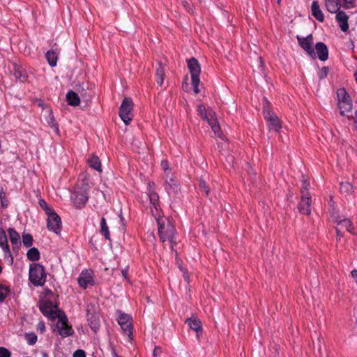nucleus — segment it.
Wrapping results in <instances>:
<instances>
[{
    "mask_svg": "<svg viewBox=\"0 0 357 357\" xmlns=\"http://www.w3.org/2000/svg\"><path fill=\"white\" fill-rule=\"evenodd\" d=\"M149 197L151 204V213L158 222V234L160 241L162 242H172L175 233V227L172 222L166 218L160 216V211L158 210L159 197L158 194L154 192H150Z\"/></svg>",
    "mask_w": 357,
    "mask_h": 357,
    "instance_id": "obj_1",
    "label": "nucleus"
},
{
    "mask_svg": "<svg viewBox=\"0 0 357 357\" xmlns=\"http://www.w3.org/2000/svg\"><path fill=\"white\" fill-rule=\"evenodd\" d=\"M337 96L341 115L349 117L352 110V102L349 94L344 89L341 88L337 90Z\"/></svg>",
    "mask_w": 357,
    "mask_h": 357,
    "instance_id": "obj_2",
    "label": "nucleus"
},
{
    "mask_svg": "<svg viewBox=\"0 0 357 357\" xmlns=\"http://www.w3.org/2000/svg\"><path fill=\"white\" fill-rule=\"evenodd\" d=\"M46 273L44 267L38 264L29 266V280L35 286H43L46 282Z\"/></svg>",
    "mask_w": 357,
    "mask_h": 357,
    "instance_id": "obj_3",
    "label": "nucleus"
},
{
    "mask_svg": "<svg viewBox=\"0 0 357 357\" xmlns=\"http://www.w3.org/2000/svg\"><path fill=\"white\" fill-rule=\"evenodd\" d=\"M188 68L190 73L192 84L194 88V92L195 94L199 93V84L200 82L199 75L201 73V67L199 61L195 59L191 58L187 61Z\"/></svg>",
    "mask_w": 357,
    "mask_h": 357,
    "instance_id": "obj_4",
    "label": "nucleus"
},
{
    "mask_svg": "<svg viewBox=\"0 0 357 357\" xmlns=\"http://www.w3.org/2000/svg\"><path fill=\"white\" fill-rule=\"evenodd\" d=\"M133 102L130 98H125L119 108V116L125 124H130L132 119Z\"/></svg>",
    "mask_w": 357,
    "mask_h": 357,
    "instance_id": "obj_5",
    "label": "nucleus"
},
{
    "mask_svg": "<svg viewBox=\"0 0 357 357\" xmlns=\"http://www.w3.org/2000/svg\"><path fill=\"white\" fill-rule=\"evenodd\" d=\"M264 116L268 123L269 130L278 132L281 129V123L278 117L271 111L268 105L264 107Z\"/></svg>",
    "mask_w": 357,
    "mask_h": 357,
    "instance_id": "obj_6",
    "label": "nucleus"
},
{
    "mask_svg": "<svg viewBox=\"0 0 357 357\" xmlns=\"http://www.w3.org/2000/svg\"><path fill=\"white\" fill-rule=\"evenodd\" d=\"M118 324L120 325L123 333L125 335L128 336L129 339H132V318L130 315L119 312Z\"/></svg>",
    "mask_w": 357,
    "mask_h": 357,
    "instance_id": "obj_7",
    "label": "nucleus"
},
{
    "mask_svg": "<svg viewBox=\"0 0 357 357\" xmlns=\"http://www.w3.org/2000/svg\"><path fill=\"white\" fill-rule=\"evenodd\" d=\"M298 44L308 54L312 59L317 57L316 52L313 47V37L312 34L308 35L307 37L296 36Z\"/></svg>",
    "mask_w": 357,
    "mask_h": 357,
    "instance_id": "obj_8",
    "label": "nucleus"
},
{
    "mask_svg": "<svg viewBox=\"0 0 357 357\" xmlns=\"http://www.w3.org/2000/svg\"><path fill=\"white\" fill-rule=\"evenodd\" d=\"M165 180V190L167 192L170 197H176L181 191L178 181L172 174L169 175L168 173L166 174Z\"/></svg>",
    "mask_w": 357,
    "mask_h": 357,
    "instance_id": "obj_9",
    "label": "nucleus"
},
{
    "mask_svg": "<svg viewBox=\"0 0 357 357\" xmlns=\"http://www.w3.org/2000/svg\"><path fill=\"white\" fill-rule=\"evenodd\" d=\"M47 228L50 231L54 232L58 234H60L61 231V218L55 213V211H52L50 213H47Z\"/></svg>",
    "mask_w": 357,
    "mask_h": 357,
    "instance_id": "obj_10",
    "label": "nucleus"
},
{
    "mask_svg": "<svg viewBox=\"0 0 357 357\" xmlns=\"http://www.w3.org/2000/svg\"><path fill=\"white\" fill-rule=\"evenodd\" d=\"M54 305L52 301L50 300H43L41 301L39 308L40 312L46 317L52 319L59 317V313L54 310Z\"/></svg>",
    "mask_w": 357,
    "mask_h": 357,
    "instance_id": "obj_11",
    "label": "nucleus"
},
{
    "mask_svg": "<svg viewBox=\"0 0 357 357\" xmlns=\"http://www.w3.org/2000/svg\"><path fill=\"white\" fill-rule=\"evenodd\" d=\"M93 271L85 270L82 271L78 278V283L80 287L86 289L90 285H93Z\"/></svg>",
    "mask_w": 357,
    "mask_h": 357,
    "instance_id": "obj_12",
    "label": "nucleus"
},
{
    "mask_svg": "<svg viewBox=\"0 0 357 357\" xmlns=\"http://www.w3.org/2000/svg\"><path fill=\"white\" fill-rule=\"evenodd\" d=\"M331 218L334 222L341 228H345L349 232H352L353 227L351 220L348 218H341L339 214L336 212H333Z\"/></svg>",
    "mask_w": 357,
    "mask_h": 357,
    "instance_id": "obj_13",
    "label": "nucleus"
},
{
    "mask_svg": "<svg viewBox=\"0 0 357 357\" xmlns=\"http://www.w3.org/2000/svg\"><path fill=\"white\" fill-rule=\"evenodd\" d=\"M311 197L309 194L303 195L298 205V210L303 215H310L311 213Z\"/></svg>",
    "mask_w": 357,
    "mask_h": 357,
    "instance_id": "obj_14",
    "label": "nucleus"
},
{
    "mask_svg": "<svg viewBox=\"0 0 357 357\" xmlns=\"http://www.w3.org/2000/svg\"><path fill=\"white\" fill-rule=\"evenodd\" d=\"M336 13V20L337 21L341 30L346 32L349 29L348 20L349 17L345 12L339 9Z\"/></svg>",
    "mask_w": 357,
    "mask_h": 357,
    "instance_id": "obj_15",
    "label": "nucleus"
},
{
    "mask_svg": "<svg viewBox=\"0 0 357 357\" xmlns=\"http://www.w3.org/2000/svg\"><path fill=\"white\" fill-rule=\"evenodd\" d=\"M57 328L59 331V334L61 336L68 337L73 334V330L70 326L67 324V319L65 317L64 319H59L57 323Z\"/></svg>",
    "mask_w": 357,
    "mask_h": 357,
    "instance_id": "obj_16",
    "label": "nucleus"
},
{
    "mask_svg": "<svg viewBox=\"0 0 357 357\" xmlns=\"http://www.w3.org/2000/svg\"><path fill=\"white\" fill-rule=\"evenodd\" d=\"M76 208H82L88 201V196L85 192H75L72 197Z\"/></svg>",
    "mask_w": 357,
    "mask_h": 357,
    "instance_id": "obj_17",
    "label": "nucleus"
},
{
    "mask_svg": "<svg viewBox=\"0 0 357 357\" xmlns=\"http://www.w3.org/2000/svg\"><path fill=\"white\" fill-rule=\"evenodd\" d=\"M0 247L5 252V257H6L8 255V257L10 258V261L12 263L13 259L8 244L7 236L3 228H0Z\"/></svg>",
    "mask_w": 357,
    "mask_h": 357,
    "instance_id": "obj_18",
    "label": "nucleus"
},
{
    "mask_svg": "<svg viewBox=\"0 0 357 357\" xmlns=\"http://www.w3.org/2000/svg\"><path fill=\"white\" fill-rule=\"evenodd\" d=\"M315 50L317 56L321 61H325L328 59V50L327 46L324 43L319 42L316 43Z\"/></svg>",
    "mask_w": 357,
    "mask_h": 357,
    "instance_id": "obj_19",
    "label": "nucleus"
},
{
    "mask_svg": "<svg viewBox=\"0 0 357 357\" xmlns=\"http://www.w3.org/2000/svg\"><path fill=\"white\" fill-rule=\"evenodd\" d=\"M210 120H208V124L211 126L212 130L213 131L215 135L218 137L223 139V135L221 131L220 127L217 122V119L215 117L214 112L210 113Z\"/></svg>",
    "mask_w": 357,
    "mask_h": 357,
    "instance_id": "obj_20",
    "label": "nucleus"
},
{
    "mask_svg": "<svg viewBox=\"0 0 357 357\" xmlns=\"http://www.w3.org/2000/svg\"><path fill=\"white\" fill-rule=\"evenodd\" d=\"M312 15L318 21L322 22L324 20V15L320 8V6L317 1H314L311 6Z\"/></svg>",
    "mask_w": 357,
    "mask_h": 357,
    "instance_id": "obj_21",
    "label": "nucleus"
},
{
    "mask_svg": "<svg viewBox=\"0 0 357 357\" xmlns=\"http://www.w3.org/2000/svg\"><path fill=\"white\" fill-rule=\"evenodd\" d=\"M342 0H324L326 10L330 13H335L341 8Z\"/></svg>",
    "mask_w": 357,
    "mask_h": 357,
    "instance_id": "obj_22",
    "label": "nucleus"
},
{
    "mask_svg": "<svg viewBox=\"0 0 357 357\" xmlns=\"http://www.w3.org/2000/svg\"><path fill=\"white\" fill-rule=\"evenodd\" d=\"M87 163L89 164V167L93 168V169L99 172H102L101 162L97 155H91L89 158L87 160Z\"/></svg>",
    "mask_w": 357,
    "mask_h": 357,
    "instance_id": "obj_23",
    "label": "nucleus"
},
{
    "mask_svg": "<svg viewBox=\"0 0 357 357\" xmlns=\"http://www.w3.org/2000/svg\"><path fill=\"white\" fill-rule=\"evenodd\" d=\"M13 75L16 79L20 82H24L26 80L27 75L25 70L20 66H14Z\"/></svg>",
    "mask_w": 357,
    "mask_h": 357,
    "instance_id": "obj_24",
    "label": "nucleus"
},
{
    "mask_svg": "<svg viewBox=\"0 0 357 357\" xmlns=\"http://www.w3.org/2000/svg\"><path fill=\"white\" fill-rule=\"evenodd\" d=\"M66 100L68 104L71 106H77L80 102V99L77 93L74 91H69L66 94Z\"/></svg>",
    "mask_w": 357,
    "mask_h": 357,
    "instance_id": "obj_25",
    "label": "nucleus"
},
{
    "mask_svg": "<svg viewBox=\"0 0 357 357\" xmlns=\"http://www.w3.org/2000/svg\"><path fill=\"white\" fill-rule=\"evenodd\" d=\"M186 322L188 324L190 328L196 331L197 333L202 331L201 321L197 317L188 318L186 320Z\"/></svg>",
    "mask_w": 357,
    "mask_h": 357,
    "instance_id": "obj_26",
    "label": "nucleus"
},
{
    "mask_svg": "<svg viewBox=\"0 0 357 357\" xmlns=\"http://www.w3.org/2000/svg\"><path fill=\"white\" fill-rule=\"evenodd\" d=\"M158 65L155 73L156 82L158 85L162 86L165 77V68L160 63Z\"/></svg>",
    "mask_w": 357,
    "mask_h": 357,
    "instance_id": "obj_27",
    "label": "nucleus"
},
{
    "mask_svg": "<svg viewBox=\"0 0 357 357\" xmlns=\"http://www.w3.org/2000/svg\"><path fill=\"white\" fill-rule=\"evenodd\" d=\"M46 121L48 125L54 129V130L59 133V129L58 124L55 122L54 117L51 110H48V116L46 118Z\"/></svg>",
    "mask_w": 357,
    "mask_h": 357,
    "instance_id": "obj_28",
    "label": "nucleus"
},
{
    "mask_svg": "<svg viewBox=\"0 0 357 357\" xmlns=\"http://www.w3.org/2000/svg\"><path fill=\"white\" fill-rule=\"evenodd\" d=\"M46 59L51 66H56L58 54L54 51H48L46 53Z\"/></svg>",
    "mask_w": 357,
    "mask_h": 357,
    "instance_id": "obj_29",
    "label": "nucleus"
},
{
    "mask_svg": "<svg viewBox=\"0 0 357 357\" xmlns=\"http://www.w3.org/2000/svg\"><path fill=\"white\" fill-rule=\"evenodd\" d=\"M100 227H101V229H100L101 234L103 235L106 239L110 241L109 227L106 223L105 218L103 217L101 218Z\"/></svg>",
    "mask_w": 357,
    "mask_h": 357,
    "instance_id": "obj_30",
    "label": "nucleus"
},
{
    "mask_svg": "<svg viewBox=\"0 0 357 357\" xmlns=\"http://www.w3.org/2000/svg\"><path fill=\"white\" fill-rule=\"evenodd\" d=\"M26 257L30 261H38L40 259V252L38 248H31L28 250Z\"/></svg>",
    "mask_w": 357,
    "mask_h": 357,
    "instance_id": "obj_31",
    "label": "nucleus"
},
{
    "mask_svg": "<svg viewBox=\"0 0 357 357\" xmlns=\"http://www.w3.org/2000/svg\"><path fill=\"white\" fill-rule=\"evenodd\" d=\"M197 111L202 118L208 122V120H210V113L213 112V111H207L205 108V107L202 105H199L197 106Z\"/></svg>",
    "mask_w": 357,
    "mask_h": 357,
    "instance_id": "obj_32",
    "label": "nucleus"
},
{
    "mask_svg": "<svg viewBox=\"0 0 357 357\" xmlns=\"http://www.w3.org/2000/svg\"><path fill=\"white\" fill-rule=\"evenodd\" d=\"M8 234L10 236V240L13 244H17L20 242V235L14 229L9 228Z\"/></svg>",
    "mask_w": 357,
    "mask_h": 357,
    "instance_id": "obj_33",
    "label": "nucleus"
},
{
    "mask_svg": "<svg viewBox=\"0 0 357 357\" xmlns=\"http://www.w3.org/2000/svg\"><path fill=\"white\" fill-rule=\"evenodd\" d=\"M340 192L344 194H351L353 192V186L349 182H342L340 183Z\"/></svg>",
    "mask_w": 357,
    "mask_h": 357,
    "instance_id": "obj_34",
    "label": "nucleus"
},
{
    "mask_svg": "<svg viewBox=\"0 0 357 357\" xmlns=\"http://www.w3.org/2000/svg\"><path fill=\"white\" fill-rule=\"evenodd\" d=\"M10 293V288L4 284H0V303H2Z\"/></svg>",
    "mask_w": 357,
    "mask_h": 357,
    "instance_id": "obj_35",
    "label": "nucleus"
},
{
    "mask_svg": "<svg viewBox=\"0 0 357 357\" xmlns=\"http://www.w3.org/2000/svg\"><path fill=\"white\" fill-rule=\"evenodd\" d=\"M22 241L26 247H31L33 244V237L31 234H24L22 236Z\"/></svg>",
    "mask_w": 357,
    "mask_h": 357,
    "instance_id": "obj_36",
    "label": "nucleus"
},
{
    "mask_svg": "<svg viewBox=\"0 0 357 357\" xmlns=\"http://www.w3.org/2000/svg\"><path fill=\"white\" fill-rule=\"evenodd\" d=\"M310 187V182L307 178H305L304 176H303L302 180V187H301V193L302 195L308 194L307 190Z\"/></svg>",
    "mask_w": 357,
    "mask_h": 357,
    "instance_id": "obj_37",
    "label": "nucleus"
},
{
    "mask_svg": "<svg viewBox=\"0 0 357 357\" xmlns=\"http://www.w3.org/2000/svg\"><path fill=\"white\" fill-rule=\"evenodd\" d=\"M26 340L29 345H33L37 341V336L34 333H27L25 335Z\"/></svg>",
    "mask_w": 357,
    "mask_h": 357,
    "instance_id": "obj_38",
    "label": "nucleus"
},
{
    "mask_svg": "<svg viewBox=\"0 0 357 357\" xmlns=\"http://www.w3.org/2000/svg\"><path fill=\"white\" fill-rule=\"evenodd\" d=\"M354 6V0H342L341 7L345 9H349Z\"/></svg>",
    "mask_w": 357,
    "mask_h": 357,
    "instance_id": "obj_39",
    "label": "nucleus"
},
{
    "mask_svg": "<svg viewBox=\"0 0 357 357\" xmlns=\"http://www.w3.org/2000/svg\"><path fill=\"white\" fill-rule=\"evenodd\" d=\"M39 204H40V207L45 211L46 214L50 213L54 211L53 209H52L51 208H50L48 206L47 204L43 199H40L39 201Z\"/></svg>",
    "mask_w": 357,
    "mask_h": 357,
    "instance_id": "obj_40",
    "label": "nucleus"
},
{
    "mask_svg": "<svg viewBox=\"0 0 357 357\" xmlns=\"http://www.w3.org/2000/svg\"><path fill=\"white\" fill-rule=\"evenodd\" d=\"M11 353L10 351L3 347H0V357H10Z\"/></svg>",
    "mask_w": 357,
    "mask_h": 357,
    "instance_id": "obj_41",
    "label": "nucleus"
},
{
    "mask_svg": "<svg viewBox=\"0 0 357 357\" xmlns=\"http://www.w3.org/2000/svg\"><path fill=\"white\" fill-rule=\"evenodd\" d=\"M199 188L200 189L208 195L209 193V188L206 185V183L204 181H200L199 182Z\"/></svg>",
    "mask_w": 357,
    "mask_h": 357,
    "instance_id": "obj_42",
    "label": "nucleus"
},
{
    "mask_svg": "<svg viewBox=\"0 0 357 357\" xmlns=\"http://www.w3.org/2000/svg\"><path fill=\"white\" fill-rule=\"evenodd\" d=\"M161 167L165 171V174L167 173H168L169 175L172 174L171 172H170V170L169 169V165H168V162L167 160H162L161 162Z\"/></svg>",
    "mask_w": 357,
    "mask_h": 357,
    "instance_id": "obj_43",
    "label": "nucleus"
},
{
    "mask_svg": "<svg viewBox=\"0 0 357 357\" xmlns=\"http://www.w3.org/2000/svg\"><path fill=\"white\" fill-rule=\"evenodd\" d=\"M162 354V349L160 347H155L153 351V357H160Z\"/></svg>",
    "mask_w": 357,
    "mask_h": 357,
    "instance_id": "obj_44",
    "label": "nucleus"
},
{
    "mask_svg": "<svg viewBox=\"0 0 357 357\" xmlns=\"http://www.w3.org/2000/svg\"><path fill=\"white\" fill-rule=\"evenodd\" d=\"M73 357H86L85 352L82 349H77L74 352Z\"/></svg>",
    "mask_w": 357,
    "mask_h": 357,
    "instance_id": "obj_45",
    "label": "nucleus"
},
{
    "mask_svg": "<svg viewBox=\"0 0 357 357\" xmlns=\"http://www.w3.org/2000/svg\"><path fill=\"white\" fill-rule=\"evenodd\" d=\"M327 74H328V68L326 67H323L320 70L319 78L323 79V78L326 77Z\"/></svg>",
    "mask_w": 357,
    "mask_h": 357,
    "instance_id": "obj_46",
    "label": "nucleus"
},
{
    "mask_svg": "<svg viewBox=\"0 0 357 357\" xmlns=\"http://www.w3.org/2000/svg\"><path fill=\"white\" fill-rule=\"evenodd\" d=\"M37 330L43 333L45 331V326L43 321H40L37 324Z\"/></svg>",
    "mask_w": 357,
    "mask_h": 357,
    "instance_id": "obj_47",
    "label": "nucleus"
},
{
    "mask_svg": "<svg viewBox=\"0 0 357 357\" xmlns=\"http://www.w3.org/2000/svg\"><path fill=\"white\" fill-rule=\"evenodd\" d=\"M181 271L183 272V277L185 278V280L189 283L190 282V279H189V275H188V273L186 271L185 269H184L183 268L181 267Z\"/></svg>",
    "mask_w": 357,
    "mask_h": 357,
    "instance_id": "obj_48",
    "label": "nucleus"
},
{
    "mask_svg": "<svg viewBox=\"0 0 357 357\" xmlns=\"http://www.w3.org/2000/svg\"><path fill=\"white\" fill-rule=\"evenodd\" d=\"M336 233H337V240H340V238L343 236V234L341 233L340 228H338V227L336 228Z\"/></svg>",
    "mask_w": 357,
    "mask_h": 357,
    "instance_id": "obj_49",
    "label": "nucleus"
},
{
    "mask_svg": "<svg viewBox=\"0 0 357 357\" xmlns=\"http://www.w3.org/2000/svg\"><path fill=\"white\" fill-rule=\"evenodd\" d=\"M351 275L352 278L356 280V282L357 283V270L356 269H354L351 272Z\"/></svg>",
    "mask_w": 357,
    "mask_h": 357,
    "instance_id": "obj_50",
    "label": "nucleus"
},
{
    "mask_svg": "<svg viewBox=\"0 0 357 357\" xmlns=\"http://www.w3.org/2000/svg\"><path fill=\"white\" fill-rule=\"evenodd\" d=\"M354 126H355L356 130H357V110L354 113Z\"/></svg>",
    "mask_w": 357,
    "mask_h": 357,
    "instance_id": "obj_51",
    "label": "nucleus"
},
{
    "mask_svg": "<svg viewBox=\"0 0 357 357\" xmlns=\"http://www.w3.org/2000/svg\"><path fill=\"white\" fill-rule=\"evenodd\" d=\"M91 328L93 330L96 331V330L98 328L97 324H93V323H91Z\"/></svg>",
    "mask_w": 357,
    "mask_h": 357,
    "instance_id": "obj_52",
    "label": "nucleus"
},
{
    "mask_svg": "<svg viewBox=\"0 0 357 357\" xmlns=\"http://www.w3.org/2000/svg\"><path fill=\"white\" fill-rule=\"evenodd\" d=\"M121 273H122V275L126 279L127 278V271L126 270H122Z\"/></svg>",
    "mask_w": 357,
    "mask_h": 357,
    "instance_id": "obj_53",
    "label": "nucleus"
},
{
    "mask_svg": "<svg viewBox=\"0 0 357 357\" xmlns=\"http://www.w3.org/2000/svg\"><path fill=\"white\" fill-rule=\"evenodd\" d=\"M1 203H2V206H4V207H5V206H7V204H6V202H3V200H1Z\"/></svg>",
    "mask_w": 357,
    "mask_h": 357,
    "instance_id": "obj_54",
    "label": "nucleus"
},
{
    "mask_svg": "<svg viewBox=\"0 0 357 357\" xmlns=\"http://www.w3.org/2000/svg\"><path fill=\"white\" fill-rule=\"evenodd\" d=\"M1 203H2V206H4V207H5V206H7V204H6V202H3V200H1Z\"/></svg>",
    "mask_w": 357,
    "mask_h": 357,
    "instance_id": "obj_55",
    "label": "nucleus"
},
{
    "mask_svg": "<svg viewBox=\"0 0 357 357\" xmlns=\"http://www.w3.org/2000/svg\"><path fill=\"white\" fill-rule=\"evenodd\" d=\"M355 317H356V319L357 321V307L356 308V310H355Z\"/></svg>",
    "mask_w": 357,
    "mask_h": 357,
    "instance_id": "obj_56",
    "label": "nucleus"
},
{
    "mask_svg": "<svg viewBox=\"0 0 357 357\" xmlns=\"http://www.w3.org/2000/svg\"><path fill=\"white\" fill-rule=\"evenodd\" d=\"M356 81L357 82V73L355 74Z\"/></svg>",
    "mask_w": 357,
    "mask_h": 357,
    "instance_id": "obj_57",
    "label": "nucleus"
},
{
    "mask_svg": "<svg viewBox=\"0 0 357 357\" xmlns=\"http://www.w3.org/2000/svg\"><path fill=\"white\" fill-rule=\"evenodd\" d=\"M1 271H2V269H1V267L0 266V273H1Z\"/></svg>",
    "mask_w": 357,
    "mask_h": 357,
    "instance_id": "obj_58",
    "label": "nucleus"
},
{
    "mask_svg": "<svg viewBox=\"0 0 357 357\" xmlns=\"http://www.w3.org/2000/svg\"><path fill=\"white\" fill-rule=\"evenodd\" d=\"M280 0H278V2L280 3Z\"/></svg>",
    "mask_w": 357,
    "mask_h": 357,
    "instance_id": "obj_59",
    "label": "nucleus"
}]
</instances>
